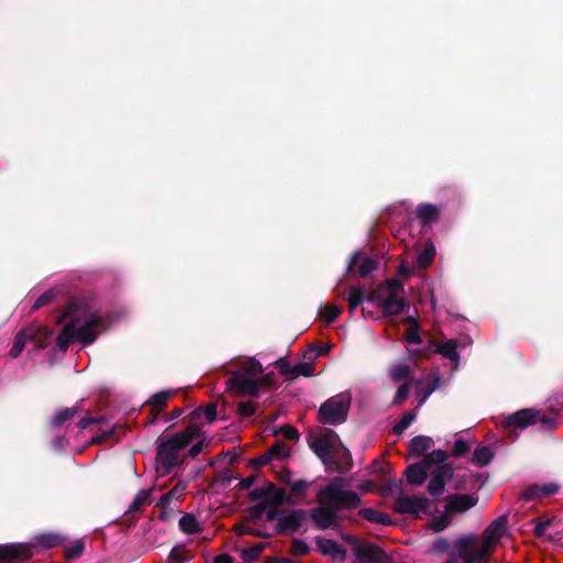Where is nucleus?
Returning a JSON list of instances; mask_svg holds the SVG:
<instances>
[{
	"mask_svg": "<svg viewBox=\"0 0 563 563\" xmlns=\"http://www.w3.org/2000/svg\"><path fill=\"white\" fill-rule=\"evenodd\" d=\"M320 506L310 510V517L317 528L325 530L338 525V512L341 509H354L361 503L358 495L349 489L346 482L334 478L318 493Z\"/></svg>",
	"mask_w": 563,
	"mask_h": 563,
	"instance_id": "obj_1",
	"label": "nucleus"
},
{
	"mask_svg": "<svg viewBox=\"0 0 563 563\" xmlns=\"http://www.w3.org/2000/svg\"><path fill=\"white\" fill-rule=\"evenodd\" d=\"M507 520H494L484 531L479 541L475 534H465L455 541V550L464 563H487L485 558L500 543L506 533Z\"/></svg>",
	"mask_w": 563,
	"mask_h": 563,
	"instance_id": "obj_2",
	"label": "nucleus"
},
{
	"mask_svg": "<svg viewBox=\"0 0 563 563\" xmlns=\"http://www.w3.org/2000/svg\"><path fill=\"white\" fill-rule=\"evenodd\" d=\"M65 317L70 321L56 339L57 346L62 352H66L73 339L82 344H90L96 340L97 332L95 328L101 321L98 313L88 311L82 302H73L69 305Z\"/></svg>",
	"mask_w": 563,
	"mask_h": 563,
	"instance_id": "obj_3",
	"label": "nucleus"
},
{
	"mask_svg": "<svg viewBox=\"0 0 563 563\" xmlns=\"http://www.w3.org/2000/svg\"><path fill=\"white\" fill-rule=\"evenodd\" d=\"M200 429L189 426L181 432L161 439L156 454V470L161 475L168 474L173 467L183 461V450L197 437Z\"/></svg>",
	"mask_w": 563,
	"mask_h": 563,
	"instance_id": "obj_4",
	"label": "nucleus"
},
{
	"mask_svg": "<svg viewBox=\"0 0 563 563\" xmlns=\"http://www.w3.org/2000/svg\"><path fill=\"white\" fill-rule=\"evenodd\" d=\"M263 372L261 363L254 357L245 360L240 369L228 379V388L238 394L256 396L260 393V376Z\"/></svg>",
	"mask_w": 563,
	"mask_h": 563,
	"instance_id": "obj_5",
	"label": "nucleus"
},
{
	"mask_svg": "<svg viewBox=\"0 0 563 563\" xmlns=\"http://www.w3.org/2000/svg\"><path fill=\"white\" fill-rule=\"evenodd\" d=\"M367 303H377L385 316H398L404 311V289L397 279L387 280L368 296Z\"/></svg>",
	"mask_w": 563,
	"mask_h": 563,
	"instance_id": "obj_6",
	"label": "nucleus"
},
{
	"mask_svg": "<svg viewBox=\"0 0 563 563\" xmlns=\"http://www.w3.org/2000/svg\"><path fill=\"white\" fill-rule=\"evenodd\" d=\"M351 404L349 394L331 397L319 409V419L325 424L336 426L345 421Z\"/></svg>",
	"mask_w": 563,
	"mask_h": 563,
	"instance_id": "obj_7",
	"label": "nucleus"
},
{
	"mask_svg": "<svg viewBox=\"0 0 563 563\" xmlns=\"http://www.w3.org/2000/svg\"><path fill=\"white\" fill-rule=\"evenodd\" d=\"M51 336L52 332L47 328L38 324L30 325L15 335L10 355L18 357L29 341L33 342L37 350L43 349Z\"/></svg>",
	"mask_w": 563,
	"mask_h": 563,
	"instance_id": "obj_8",
	"label": "nucleus"
},
{
	"mask_svg": "<svg viewBox=\"0 0 563 563\" xmlns=\"http://www.w3.org/2000/svg\"><path fill=\"white\" fill-rule=\"evenodd\" d=\"M430 506L431 501L422 495L409 496L401 493L395 500L394 511L422 518L429 515Z\"/></svg>",
	"mask_w": 563,
	"mask_h": 563,
	"instance_id": "obj_9",
	"label": "nucleus"
},
{
	"mask_svg": "<svg viewBox=\"0 0 563 563\" xmlns=\"http://www.w3.org/2000/svg\"><path fill=\"white\" fill-rule=\"evenodd\" d=\"M538 422H540L544 429L551 430L554 428L555 420L544 416L541 417L539 411L533 409H522L506 417L503 424L507 428L517 427L525 429L528 426L536 424Z\"/></svg>",
	"mask_w": 563,
	"mask_h": 563,
	"instance_id": "obj_10",
	"label": "nucleus"
},
{
	"mask_svg": "<svg viewBox=\"0 0 563 563\" xmlns=\"http://www.w3.org/2000/svg\"><path fill=\"white\" fill-rule=\"evenodd\" d=\"M355 555L356 563H378L384 558V551L374 543L358 540L353 536L343 537Z\"/></svg>",
	"mask_w": 563,
	"mask_h": 563,
	"instance_id": "obj_11",
	"label": "nucleus"
},
{
	"mask_svg": "<svg viewBox=\"0 0 563 563\" xmlns=\"http://www.w3.org/2000/svg\"><path fill=\"white\" fill-rule=\"evenodd\" d=\"M34 555V547L27 542L0 545V561L15 563L19 560H27Z\"/></svg>",
	"mask_w": 563,
	"mask_h": 563,
	"instance_id": "obj_12",
	"label": "nucleus"
},
{
	"mask_svg": "<svg viewBox=\"0 0 563 563\" xmlns=\"http://www.w3.org/2000/svg\"><path fill=\"white\" fill-rule=\"evenodd\" d=\"M431 476L428 492L431 496H440L444 492L445 484L452 478L453 470L450 464L437 465L429 471Z\"/></svg>",
	"mask_w": 563,
	"mask_h": 563,
	"instance_id": "obj_13",
	"label": "nucleus"
},
{
	"mask_svg": "<svg viewBox=\"0 0 563 563\" xmlns=\"http://www.w3.org/2000/svg\"><path fill=\"white\" fill-rule=\"evenodd\" d=\"M278 478L284 484L288 485L291 490V497L295 500H298V504L301 503L307 496L308 489L310 487V483L302 478H295L290 471L284 470L279 472Z\"/></svg>",
	"mask_w": 563,
	"mask_h": 563,
	"instance_id": "obj_14",
	"label": "nucleus"
},
{
	"mask_svg": "<svg viewBox=\"0 0 563 563\" xmlns=\"http://www.w3.org/2000/svg\"><path fill=\"white\" fill-rule=\"evenodd\" d=\"M305 517L306 512L302 509L285 511L278 518V528L282 532H294L301 527Z\"/></svg>",
	"mask_w": 563,
	"mask_h": 563,
	"instance_id": "obj_15",
	"label": "nucleus"
},
{
	"mask_svg": "<svg viewBox=\"0 0 563 563\" xmlns=\"http://www.w3.org/2000/svg\"><path fill=\"white\" fill-rule=\"evenodd\" d=\"M560 485L555 482L544 484H534L529 486L522 494L526 500H536L542 497H548L558 494Z\"/></svg>",
	"mask_w": 563,
	"mask_h": 563,
	"instance_id": "obj_16",
	"label": "nucleus"
},
{
	"mask_svg": "<svg viewBox=\"0 0 563 563\" xmlns=\"http://www.w3.org/2000/svg\"><path fill=\"white\" fill-rule=\"evenodd\" d=\"M333 445V435H323L316 439L311 443L310 448L324 464H329L331 462V452Z\"/></svg>",
	"mask_w": 563,
	"mask_h": 563,
	"instance_id": "obj_17",
	"label": "nucleus"
},
{
	"mask_svg": "<svg viewBox=\"0 0 563 563\" xmlns=\"http://www.w3.org/2000/svg\"><path fill=\"white\" fill-rule=\"evenodd\" d=\"M477 499L470 495H454L450 497L446 509L449 512H464L476 505Z\"/></svg>",
	"mask_w": 563,
	"mask_h": 563,
	"instance_id": "obj_18",
	"label": "nucleus"
},
{
	"mask_svg": "<svg viewBox=\"0 0 563 563\" xmlns=\"http://www.w3.org/2000/svg\"><path fill=\"white\" fill-rule=\"evenodd\" d=\"M314 367L312 363H298L294 366L289 364H283L280 366V373L287 378H296L299 376L311 377L313 376Z\"/></svg>",
	"mask_w": 563,
	"mask_h": 563,
	"instance_id": "obj_19",
	"label": "nucleus"
},
{
	"mask_svg": "<svg viewBox=\"0 0 563 563\" xmlns=\"http://www.w3.org/2000/svg\"><path fill=\"white\" fill-rule=\"evenodd\" d=\"M357 264V274L362 277L367 276L369 273H372L376 268V264L373 258L368 256H361L360 253H355L350 263H349V271H352Z\"/></svg>",
	"mask_w": 563,
	"mask_h": 563,
	"instance_id": "obj_20",
	"label": "nucleus"
},
{
	"mask_svg": "<svg viewBox=\"0 0 563 563\" xmlns=\"http://www.w3.org/2000/svg\"><path fill=\"white\" fill-rule=\"evenodd\" d=\"M429 467L421 461L418 464L409 465L406 470L407 481L412 485H421L424 483L428 474Z\"/></svg>",
	"mask_w": 563,
	"mask_h": 563,
	"instance_id": "obj_21",
	"label": "nucleus"
},
{
	"mask_svg": "<svg viewBox=\"0 0 563 563\" xmlns=\"http://www.w3.org/2000/svg\"><path fill=\"white\" fill-rule=\"evenodd\" d=\"M317 545L319 551L324 554L329 555L333 559H339L343 561L345 559V551L342 549V547L330 539H319L317 541Z\"/></svg>",
	"mask_w": 563,
	"mask_h": 563,
	"instance_id": "obj_22",
	"label": "nucleus"
},
{
	"mask_svg": "<svg viewBox=\"0 0 563 563\" xmlns=\"http://www.w3.org/2000/svg\"><path fill=\"white\" fill-rule=\"evenodd\" d=\"M435 351L443 355L445 358L454 363L453 369H457L460 355L457 353V344L454 340H448L445 342L434 343Z\"/></svg>",
	"mask_w": 563,
	"mask_h": 563,
	"instance_id": "obj_23",
	"label": "nucleus"
},
{
	"mask_svg": "<svg viewBox=\"0 0 563 563\" xmlns=\"http://www.w3.org/2000/svg\"><path fill=\"white\" fill-rule=\"evenodd\" d=\"M263 493L276 505H280L283 503H287L289 505L298 504V500H295L291 496H286V490L284 488H278L273 483L267 484Z\"/></svg>",
	"mask_w": 563,
	"mask_h": 563,
	"instance_id": "obj_24",
	"label": "nucleus"
},
{
	"mask_svg": "<svg viewBox=\"0 0 563 563\" xmlns=\"http://www.w3.org/2000/svg\"><path fill=\"white\" fill-rule=\"evenodd\" d=\"M433 445V440L427 435L415 437L409 444V450L412 455L421 456Z\"/></svg>",
	"mask_w": 563,
	"mask_h": 563,
	"instance_id": "obj_25",
	"label": "nucleus"
},
{
	"mask_svg": "<svg viewBox=\"0 0 563 563\" xmlns=\"http://www.w3.org/2000/svg\"><path fill=\"white\" fill-rule=\"evenodd\" d=\"M186 487V483L179 482L174 488H172L167 494L159 498L158 505L163 508H166L172 503L178 501L183 497Z\"/></svg>",
	"mask_w": 563,
	"mask_h": 563,
	"instance_id": "obj_26",
	"label": "nucleus"
},
{
	"mask_svg": "<svg viewBox=\"0 0 563 563\" xmlns=\"http://www.w3.org/2000/svg\"><path fill=\"white\" fill-rule=\"evenodd\" d=\"M60 542V538L54 533H44L36 536L34 538V543H31L34 547V553L36 552V548L51 549L56 547Z\"/></svg>",
	"mask_w": 563,
	"mask_h": 563,
	"instance_id": "obj_27",
	"label": "nucleus"
},
{
	"mask_svg": "<svg viewBox=\"0 0 563 563\" xmlns=\"http://www.w3.org/2000/svg\"><path fill=\"white\" fill-rule=\"evenodd\" d=\"M417 214L424 224H430L438 219L439 210L433 205L424 203L418 207Z\"/></svg>",
	"mask_w": 563,
	"mask_h": 563,
	"instance_id": "obj_28",
	"label": "nucleus"
},
{
	"mask_svg": "<svg viewBox=\"0 0 563 563\" xmlns=\"http://www.w3.org/2000/svg\"><path fill=\"white\" fill-rule=\"evenodd\" d=\"M494 457V452L489 446L486 445H479L475 449L472 457V462L484 466L490 463V461Z\"/></svg>",
	"mask_w": 563,
	"mask_h": 563,
	"instance_id": "obj_29",
	"label": "nucleus"
},
{
	"mask_svg": "<svg viewBox=\"0 0 563 563\" xmlns=\"http://www.w3.org/2000/svg\"><path fill=\"white\" fill-rule=\"evenodd\" d=\"M179 528L184 533L192 534L200 530L197 518L191 514H185L179 518Z\"/></svg>",
	"mask_w": 563,
	"mask_h": 563,
	"instance_id": "obj_30",
	"label": "nucleus"
},
{
	"mask_svg": "<svg viewBox=\"0 0 563 563\" xmlns=\"http://www.w3.org/2000/svg\"><path fill=\"white\" fill-rule=\"evenodd\" d=\"M435 247L432 242H427L422 253L418 255L417 265L419 268L427 267L434 258Z\"/></svg>",
	"mask_w": 563,
	"mask_h": 563,
	"instance_id": "obj_31",
	"label": "nucleus"
},
{
	"mask_svg": "<svg viewBox=\"0 0 563 563\" xmlns=\"http://www.w3.org/2000/svg\"><path fill=\"white\" fill-rule=\"evenodd\" d=\"M367 298H368V296L365 297L364 292L361 288L355 287V286L351 287V289L349 291V296H347V301H349L351 312H354L355 309L364 301L367 302Z\"/></svg>",
	"mask_w": 563,
	"mask_h": 563,
	"instance_id": "obj_32",
	"label": "nucleus"
},
{
	"mask_svg": "<svg viewBox=\"0 0 563 563\" xmlns=\"http://www.w3.org/2000/svg\"><path fill=\"white\" fill-rule=\"evenodd\" d=\"M75 413H76V409L75 408L59 409L53 416V418L51 420V426L53 428H59V427H62L64 424V422H66L70 418H73Z\"/></svg>",
	"mask_w": 563,
	"mask_h": 563,
	"instance_id": "obj_33",
	"label": "nucleus"
},
{
	"mask_svg": "<svg viewBox=\"0 0 563 563\" xmlns=\"http://www.w3.org/2000/svg\"><path fill=\"white\" fill-rule=\"evenodd\" d=\"M409 367L406 364H396L389 371V376L395 383H405L409 378Z\"/></svg>",
	"mask_w": 563,
	"mask_h": 563,
	"instance_id": "obj_34",
	"label": "nucleus"
},
{
	"mask_svg": "<svg viewBox=\"0 0 563 563\" xmlns=\"http://www.w3.org/2000/svg\"><path fill=\"white\" fill-rule=\"evenodd\" d=\"M441 378L439 374L432 378V380L427 385L426 389L421 388L417 391V397L419 398V404L422 405L428 397L440 387Z\"/></svg>",
	"mask_w": 563,
	"mask_h": 563,
	"instance_id": "obj_35",
	"label": "nucleus"
},
{
	"mask_svg": "<svg viewBox=\"0 0 563 563\" xmlns=\"http://www.w3.org/2000/svg\"><path fill=\"white\" fill-rule=\"evenodd\" d=\"M264 549L263 543H255L249 548H244L241 550V558L245 563L254 562Z\"/></svg>",
	"mask_w": 563,
	"mask_h": 563,
	"instance_id": "obj_36",
	"label": "nucleus"
},
{
	"mask_svg": "<svg viewBox=\"0 0 563 563\" xmlns=\"http://www.w3.org/2000/svg\"><path fill=\"white\" fill-rule=\"evenodd\" d=\"M451 522V512L445 509V512L441 514L440 516L433 517L430 522L429 527L430 529L434 530L435 532H440L444 530Z\"/></svg>",
	"mask_w": 563,
	"mask_h": 563,
	"instance_id": "obj_37",
	"label": "nucleus"
},
{
	"mask_svg": "<svg viewBox=\"0 0 563 563\" xmlns=\"http://www.w3.org/2000/svg\"><path fill=\"white\" fill-rule=\"evenodd\" d=\"M272 461H284L289 456V449L286 444L278 442L267 450Z\"/></svg>",
	"mask_w": 563,
	"mask_h": 563,
	"instance_id": "obj_38",
	"label": "nucleus"
},
{
	"mask_svg": "<svg viewBox=\"0 0 563 563\" xmlns=\"http://www.w3.org/2000/svg\"><path fill=\"white\" fill-rule=\"evenodd\" d=\"M448 459V454L443 450H433L429 455H427L422 461L426 465H428L429 470H433L432 465H442L445 464L444 461Z\"/></svg>",
	"mask_w": 563,
	"mask_h": 563,
	"instance_id": "obj_39",
	"label": "nucleus"
},
{
	"mask_svg": "<svg viewBox=\"0 0 563 563\" xmlns=\"http://www.w3.org/2000/svg\"><path fill=\"white\" fill-rule=\"evenodd\" d=\"M361 516L365 518L366 520L374 522V523H387L388 517L377 510H374L372 508H364L360 511Z\"/></svg>",
	"mask_w": 563,
	"mask_h": 563,
	"instance_id": "obj_40",
	"label": "nucleus"
},
{
	"mask_svg": "<svg viewBox=\"0 0 563 563\" xmlns=\"http://www.w3.org/2000/svg\"><path fill=\"white\" fill-rule=\"evenodd\" d=\"M340 314H341V309L338 306L332 305V303L325 305L320 310V317L327 323H332Z\"/></svg>",
	"mask_w": 563,
	"mask_h": 563,
	"instance_id": "obj_41",
	"label": "nucleus"
},
{
	"mask_svg": "<svg viewBox=\"0 0 563 563\" xmlns=\"http://www.w3.org/2000/svg\"><path fill=\"white\" fill-rule=\"evenodd\" d=\"M416 413L413 411H406L400 421L394 426L395 433L404 432L416 419Z\"/></svg>",
	"mask_w": 563,
	"mask_h": 563,
	"instance_id": "obj_42",
	"label": "nucleus"
},
{
	"mask_svg": "<svg viewBox=\"0 0 563 563\" xmlns=\"http://www.w3.org/2000/svg\"><path fill=\"white\" fill-rule=\"evenodd\" d=\"M151 493H152L151 489L140 490L135 495V497L130 506V511H137L141 508V506L144 505L150 499Z\"/></svg>",
	"mask_w": 563,
	"mask_h": 563,
	"instance_id": "obj_43",
	"label": "nucleus"
},
{
	"mask_svg": "<svg viewBox=\"0 0 563 563\" xmlns=\"http://www.w3.org/2000/svg\"><path fill=\"white\" fill-rule=\"evenodd\" d=\"M470 449L471 442L468 440L459 438L454 441L453 455L457 457L463 456L470 451Z\"/></svg>",
	"mask_w": 563,
	"mask_h": 563,
	"instance_id": "obj_44",
	"label": "nucleus"
},
{
	"mask_svg": "<svg viewBox=\"0 0 563 563\" xmlns=\"http://www.w3.org/2000/svg\"><path fill=\"white\" fill-rule=\"evenodd\" d=\"M170 396H172L170 391H167V390L166 391H159V393L153 395L148 402L153 407L159 409V408L164 407L167 404V401L170 398Z\"/></svg>",
	"mask_w": 563,
	"mask_h": 563,
	"instance_id": "obj_45",
	"label": "nucleus"
},
{
	"mask_svg": "<svg viewBox=\"0 0 563 563\" xmlns=\"http://www.w3.org/2000/svg\"><path fill=\"white\" fill-rule=\"evenodd\" d=\"M410 391V385L408 382L402 383L396 393L394 404L400 405L409 395Z\"/></svg>",
	"mask_w": 563,
	"mask_h": 563,
	"instance_id": "obj_46",
	"label": "nucleus"
},
{
	"mask_svg": "<svg viewBox=\"0 0 563 563\" xmlns=\"http://www.w3.org/2000/svg\"><path fill=\"white\" fill-rule=\"evenodd\" d=\"M309 552L308 544L300 539H296L291 543V553L295 555H305Z\"/></svg>",
	"mask_w": 563,
	"mask_h": 563,
	"instance_id": "obj_47",
	"label": "nucleus"
},
{
	"mask_svg": "<svg viewBox=\"0 0 563 563\" xmlns=\"http://www.w3.org/2000/svg\"><path fill=\"white\" fill-rule=\"evenodd\" d=\"M84 551V542L81 540L76 541L66 549V555L69 559L79 556Z\"/></svg>",
	"mask_w": 563,
	"mask_h": 563,
	"instance_id": "obj_48",
	"label": "nucleus"
},
{
	"mask_svg": "<svg viewBox=\"0 0 563 563\" xmlns=\"http://www.w3.org/2000/svg\"><path fill=\"white\" fill-rule=\"evenodd\" d=\"M405 338H406V341L410 344H419L421 342V338H420L419 330L417 327L410 328L407 331Z\"/></svg>",
	"mask_w": 563,
	"mask_h": 563,
	"instance_id": "obj_49",
	"label": "nucleus"
},
{
	"mask_svg": "<svg viewBox=\"0 0 563 563\" xmlns=\"http://www.w3.org/2000/svg\"><path fill=\"white\" fill-rule=\"evenodd\" d=\"M181 549L178 547L173 548L168 556V563H184Z\"/></svg>",
	"mask_w": 563,
	"mask_h": 563,
	"instance_id": "obj_50",
	"label": "nucleus"
},
{
	"mask_svg": "<svg viewBox=\"0 0 563 563\" xmlns=\"http://www.w3.org/2000/svg\"><path fill=\"white\" fill-rule=\"evenodd\" d=\"M239 412L244 417H250L254 413V407L252 402H240L239 405Z\"/></svg>",
	"mask_w": 563,
	"mask_h": 563,
	"instance_id": "obj_51",
	"label": "nucleus"
},
{
	"mask_svg": "<svg viewBox=\"0 0 563 563\" xmlns=\"http://www.w3.org/2000/svg\"><path fill=\"white\" fill-rule=\"evenodd\" d=\"M203 415L209 422L214 421L217 418V407L214 405L207 406Z\"/></svg>",
	"mask_w": 563,
	"mask_h": 563,
	"instance_id": "obj_52",
	"label": "nucleus"
},
{
	"mask_svg": "<svg viewBox=\"0 0 563 563\" xmlns=\"http://www.w3.org/2000/svg\"><path fill=\"white\" fill-rule=\"evenodd\" d=\"M272 462L273 461H272L271 456L268 455L267 451L253 461V463L257 466H263V465L269 464Z\"/></svg>",
	"mask_w": 563,
	"mask_h": 563,
	"instance_id": "obj_53",
	"label": "nucleus"
},
{
	"mask_svg": "<svg viewBox=\"0 0 563 563\" xmlns=\"http://www.w3.org/2000/svg\"><path fill=\"white\" fill-rule=\"evenodd\" d=\"M52 298V294L51 292H47V294H44L42 295L40 298H37V300L35 301L34 306H33V309H37L44 305H46L47 302H49Z\"/></svg>",
	"mask_w": 563,
	"mask_h": 563,
	"instance_id": "obj_54",
	"label": "nucleus"
},
{
	"mask_svg": "<svg viewBox=\"0 0 563 563\" xmlns=\"http://www.w3.org/2000/svg\"><path fill=\"white\" fill-rule=\"evenodd\" d=\"M399 273L401 276L404 277H407V276H410L415 273L416 268L415 266H408L407 264L405 263H401V265L399 266Z\"/></svg>",
	"mask_w": 563,
	"mask_h": 563,
	"instance_id": "obj_55",
	"label": "nucleus"
},
{
	"mask_svg": "<svg viewBox=\"0 0 563 563\" xmlns=\"http://www.w3.org/2000/svg\"><path fill=\"white\" fill-rule=\"evenodd\" d=\"M548 526L549 521L538 522L534 527V533L539 537L542 536L545 532Z\"/></svg>",
	"mask_w": 563,
	"mask_h": 563,
	"instance_id": "obj_56",
	"label": "nucleus"
},
{
	"mask_svg": "<svg viewBox=\"0 0 563 563\" xmlns=\"http://www.w3.org/2000/svg\"><path fill=\"white\" fill-rule=\"evenodd\" d=\"M202 450V441H199L198 443H195L190 450H189V454L190 456L195 457L197 456Z\"/></svg>",
	"mask_w": 563,
	"mask_h": 563,
	"instance_id": "obj_57",
	"label": "nucleus"
},
{
	"mask_svg": "<svg viewBox=\"0 0 563 563\" xmlns=\"http://www.w3.org/2000/svg\"><path fill=\"white\" fill-rule=\"evenodd\" d=\"M373 487H374V484L371 481L364 482V483L358 485V489L363 494H366V493L371 492L373 489Z\"/></svg>",
	"mask_w": 563,
	"mask_h": 563,
	"instance_id": "obj_58",
	"label": "nucleus"
},
{
	"mask_svg": "<svg viewBox=\"0 0 563 563\" xmlns=\"http://www.w3.org/2000/svg\"><path fill=\"white\" fill-rule=\"evenodd\" d=\"M92 422H95V419H92V418H88V417L81 418L80 421L78 422V429H80V430L86 429Z\"/></svg>",
	"mask_w": 563,
	"mask_h": 563,
	"instance_id": "obj_59",
	"label": "nucleus"
},
{
	"mask_svg": "<svg viewBox=\"0 0 563 563\" xmlns=\"http://www.w3.org/2000/svg\"><path fill=\"white\" fill-rule=\"evenodd\" d=\"M213 563H233V560L228 554L218 555Z\"/></svg>",
	"mask_w": 563,
	"mask_h": 563,
	"instance_id": "obj_60",
	"label": "nucleus"
},
{
	"mask_svg": "<svg viewBox=\"0 0 563 563\" xmlns=\"http://www.w3.org/2000/svg\"><path fill=\"white\" fill-rule=\"evenodd\" d=\"M445 563H464L463 559L461 556H459L456 553L455 543L453 544V555Z\"/></svg>",
	"mask_w": 563,
	"mask_h": 563,
	"instance_id": "obj_61",
	"label": "nucleus"
},
{
	"mask_svg": "<svg viewBox=\"0 0 563 563\" xmlns=\"http://www.w3.org/2000/svg\"><path fill=\"white\" fill-rule=\"evenodd\" d=\"M53 445L56 450H62L64 448V440L63 439H55L53 442Z\"/></svg>",
	"mask_w": 563,
	"mask_h": 563,
	"instance_id": "obj_62",
	"label": "nucleus"
},
{
	"mask_svg": "<svg viewBox=\"0 0 563 563\" xmlns=\"http://www.w3.org/2000/svg\"><path fill=\"white\" fill-rule=\"evenodd\" d=\"M286 435H287V438H289V439H295V438H297V437H298V433H297V431H296L295 429L289 428V429L287 430V432H286Z\"/></svg>",
	"mask_w": 563,
	"mask_h": 563,
	"instance_id": "obj_63",
	"label": "nucleus"
},
{
	"mask_svg": "<svg viewBox=\"0 0 563 563\" xmlns=\"http://www.w3.org/2000/svg\"><path fill=\"white\" fill-rule=\"evenodd\" d=\"M277 563H292V561H290L288 559H280V560H278Z\"/></svg>",
	"mask_w": 563,
	"mask_h": 563,
	"instance_id": "obj_64",
	"label": "nucleus"
}]
</instances>
